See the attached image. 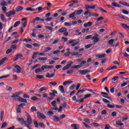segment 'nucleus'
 I'll return each instance as SVG.
<instances>
[{"instance_id":"nucleus-32","label":"nucleus","mask_w":129,"mask_h":129,"mask_svg":"<svg viewBox=\"0 0 129 129\" xmlns=\"http://www.w3.org/2000/svg\"><path fill=\"white\" fill-rule=\"evenodd\" d=\"M106 55V54H105V53H104V54H103L102 55H98L97 56L98 59H100V58H104V57H105Z\"/></svg>"},{"instance_id":"nucleus-34","label":"nucleus","mask_w":129,"mask_h":129,"mask_svg":"<svg viewBox=\"0 0 129 129\" xmlns=\"http://www.w3.org/2000/svg\"><path fill=\"white\" fill-rule=\"evenodd\" d=\"M19 101L21 102H24V103H27V99H24L23 98H20Z\"/></svg>"},{"instance_id":"nucleus-46","label":"nucleus","mask_w":129,"mask_h":129,"mask_svg":"<svg viewBox=\"0 0 129 129\" xmlns=\"http://www.w3.org/2000/svg\"><path fill=\"white\" fill-rule=\"evenodd\" d=\"M45 28L47 29V30H49V31H50L51 32H53V29L50 26H46Z\"/></svg>"},{"instance_id":"nucleus-58","label":"nucleus","mask_w":129,"mask_h":129,"mask_svg":"<svg viewBox=\"0 0 129 129\" xmlns=\"http://www.w3.org/2000/svg\"><path fill=\"white\" fill-rule=\"evenodd\" d=\"M24 98H30V96L28 95V94L24 93L23 94Z\"/></svg>"},{"instance_id":"nucleus-5","label":"nucleus","mask_w":129,"mask_h":129,"mask_svg":"<svg viewBox=\"0 0 129 129\" xmlns=\"http://www.w3.org/2000/svg\"><path fill=\"white\" fill-rule=\"evenodd\" d=\"M37 116L38 118H39V119H41V118H43V119H45V118H46V116H45V115H44V114L41 113L40 112H37Z\"/></svg>"},{"instance_id":"nucleus-53","label":"nucleus","mask_w":129,"mask_h":129,"mask_svg":"<svg viewBox=\"0 0 129 129\" xmlns=\"http://www.w3.org/2000/svg\"><path fill=\"white\" fill-rule=\"evenodd\" d=\"M78 44H79V41H77L76 42L72 44L71 46L72 47H75V46L78 45Z\"/></svg>"},{"instance_id":"nucleus-50","label":"nucleus","mask_w":129,"mask_h":129,"mask_svg":"<svg viewBox=\"0 0 129 129\" xmlns=\"http://www.w3.org/2000/svg\"><path fill=\"white\" fill-rule=\"evenodd\" d=\"M52 17H47L45 19V21H46V22H50V21H52Z\"/></svg>"},{"instance_id":"nucleus-8","label":"nucleus","mask_w":129,"mask_h":129,"mask_svg":"<svg viewBox=\"0 0 129 129\" xmlns=\"http://www.w3.org/2000/svg\"><path fill=\"white\" fill-rule=\"evenodd\" d=\"M53 66L43 65L41 67L42 71H44L45 69H52Z\"/></svg>"},{"instance_id":"nucleus-15","label":"nucleus","mask_w":129,"mask_h":129,"mask_svg":"<svg viewBox=\"0 0 129 129\" xmlns=\"http://www.w3.org/2000/svg\"><path fill=\"white\" fill-rule=\"evenodd\" d=\"M58 88L62 93H65V91L64 90V87L63 86H59Z\"/></svg>"},{"instance_id":"nucleus-27","label":"nucleus","mask_w":129,"mask_h":129,"mask_svg":"<svg viewBox=\"0 0 129 129\" xmlns=\"http://www.w3.org/2000/svg\"><path fill=\"white\" fill-rule=\"evenodd\" d=\"M73 69H78L81 68V66L80 65H75L72 67Z\"/></svg>"},{"instance_id":"nucleus-64","label":"nucleus","mask_w":129,"mask_h":129,"mask_svg":"<svg viewBox=\"0 0 129 129\" xmlns=\"http://www.w3.org/2000/svg\"><path fill=\"white\" fill-rule=\"evenodd\" d=\"M111 116L113 117H114V116H116V112L114 111L111 113Z\"/></svg>"},{"instance_id":"nucleus-30","label":"nucleus","mask_w":129,"mask_h":129,"mask_svg":"<svg viewBox=\"0 0 129 129\" xmlns=\"http://www.w3.org/2000/svg\"><path fill=\"white\" fill-rule=\"evenodd\" d=\"M7 125H8V123L7 122L3 123L1 126V128H5V127H7Z\"/></svg>"},{"instance_id":"nucleus-33","label":"nucleus","mask_w":129,"mask_h":129,"mask_svg":"<svg viewBox=\"0 0 129 129\" xmlns=\"http://www.w3.org/2000/svg\"><path fill=\"white\" fill-rule=\"evenodd\" d=\"M33 123L34 124V126H35L37 128L39 127V124L37 121L33 120Z\"/></svg>"},{"instance_id":"nucleus-57","label":"nucleus","mask_w":129,"mask_h":129,"mask_svg":"<svg viewBox=\"0 0 129 129\" xmlns=\"http://www.w3.org/2000/svg\"><path fill=\"white\" fill-rule=\"evenodd\" d=\"M91 94H87L86 95H85L84 97V99H86V98H88V97H90L91 96Z\"/></svg>"},{"instance_id":"nucleus-22","label":"nucleus","mask_w":129,"mask_h":129,"mask_svg":"<svg viewBox=\"0 0 129 129\" xmlns=\"http://www.w3.org/2000/svg\"><path fill=\"white\" fill-rule=\"evenodd\" d=\"M37 55H38V52H35L33 53V54L32 55V60H34V59H35V58H36L37 57Z\"/></svg>"},{"instance_id":"nucleus-47","label":"nucleus","mask_w":129,"mask_h":129,"mask_svg":"<svg viewBox=\"0 0 129 129\" xmlns=\"http://www.w3.org/2000/svg\"><path fill=\"white\" fill-rule=\"evenodd\" d=\"M27 24H28V21H24L23 23V28H26V27H27Z\"/></svg>"},{"instance_id":"nucleus-18","label":"nucleus","mask_w":129,"mask_h":129,"mask_svg":"<svg viewBox=\"0 0 129 129\" xmlns=\"http://www.w3.org/2000/svg\"><path fill=\"white\" fill-rule=\"evenodd\" d=\"M71 83H73V81H64L63 83V85L65 86L67 85V84H70Z\"/></svg>"},{"instance_id":"nucleus-28","label":"nucleus","mask_w":129,"mask_h":129,"mask_svg":"<svg viewBox=\"0 0 129 129\" xmlns=\"http://www.w3.org/2000/svg\"><path fill=\"white\" fill-rule=\"evenodd\" d=\"M86 90H79L78 91L77 93H76V95H77V96H78V94H79V93H83V92H84V91H86Z\"/></svg>"},{"instance_id":"nucleus-7","label":"nucleus","mask_w":129,"mask_h":129,"mask_svg":"<svg viewBox=\"0 0 129 129\" xmlns=\"http://www.w3.org/2000/svg\"><path fill=\"white\" fill-rule=\"evenodd\" d=\"M21 57H23V54L22 53H18L14 57L13 61H17L19 60Z\"/></svg>"},{"instance_id":"nucleus-25","label":"nucleus","mask_w":129,"mask_h":129,"mask_svg":"<svg viewBox=\"0 0 129 129\" xmlns=\"http://www.w3.org/2000/svg\"><path fill=\"white\" fill-rule=\"evenodd\" d=\"M71 3H73V4H74V5L75 4H78V3H79V0H72L69 2V4H70Z\"/></svg>"},{"instance_id":"nucleus-19","label":"nucleus","mask_w":129,"mask_h":129,"mask_svg":"<svg viewBox=\"0 0 129 129\" xmlns=\"http://www.w3.org/2000/svg\"><path fill=\"white\" fill-rule=\"evenodd\" d=\"M6 90L11 92V91L13 90V88H12V87L7 85L6 86Z\"/></svg>"},{"instance_id":"nucleus-43","label":"nucleus","mask_w":129,"mask_h":129,"mask_svg":"<svg viewBox=\"0 0 129 129\" xmlns=\"http://www.w3.org/2000/svg\"><path fill=\"white\" fill-rule=\"evenodd\" d=\"M16 110H17V113H21V108L18 106L17 108H16Z\"/></svg>"},{"instance_id":"nucleus-31","label":"nucleus","mask_w":129,"mask_h":129,"mask_svg":"<svg viewBox=\"0 0 129 129\" xmlns=\"http://www.w3.org/2000/svg\"><path fill=\"white\" fill-rule=\"evenodd\" d=\"M93 44H89L85 45V49H89V48H91Z\"/></svg>"},{"instance_id":"nucleus-40","label":"nucleus","mask_w":129,"mask_h":129,"mask_svg":"<svg viewBox=\"0 0 129 129\" xmlns=\"http://www.w3.org/2000/svg\"><path fill=\"white\" fill-rule=\"evenodd\" d=\"M76 15V13H75V11L74 13L70 15V18L71 19H72L73 18H74V17H75Z\"/></svg>"},{"instance_id":"nucleus-48","label":"nucleus","mask_w":129,"mask_h":129,"mask_svg":"<svg viewBox=\"0 0 129 129\" xmlns=\"http://www.w3.org/2000/svg\"><path fill=\"white\" fill-rule=\"evenodd\" d=\"M91 124H93L94 126H100V124L98 123L93 122Z\"/></svg>"},{"instance_id":"nucleus-51","label":"nucleus","mask_w":129,"mask_h":129,"mask_svg":"<svg viewBox=\"0 0 129 129\" xmlns=\"http://www.w3.org/2000/svg\"><path fill=\"white\" fill-rule=\"evenodd\" d=\"M92 36L91 35H87L85 37L86 40H89V39H92Z\"/></svg>"},{"instance_id":"nucleus-52","label":"nucleus","mask_w":129,"mask_h":129,"mask_svg":"<svg viewBox=\"0 0 129 129\" xmlns=\"http://www.w3.org/2000/svg\"><path fill=\"white\" fill-rule=\"evenodd\" d=\"M119 4H120V5H122V6H126V7H127L128 6V4L127 3H122L121 2H119Z\"/></svg>"},{"instance_id":"nucleus-20","label":"nucleus","mask_w":129,"mask_h":129,"mask_svg":"<svg viewBox=\"0 0 129 129\" xmlns=\"http://www.w3.org/2000/svg\"><path fill=\"white\" fill-rule=\"evenodd\" d=\"M23 9L22 7L18 6L16 8V12H21V11H22Z\"/></svg>"},{"instance_id":"nucleus-14","label":"nucleus","mask_w":129,"mask_h":129,"mask_svg":"<svg viewBox=\"0 0 129 129\" xmlns=\"http://www.w3.org/2000/svg\"><path fill=\"white\" fill-rule=\"evenodd\" d=\"M8 60V57H4L2 58L1 60H0V66L1 65H3L4 63H5V61Z\"/></svg>"},{"instance_id":"nucleus-45","label":"nucleus","mask_w":129,"mask_h":129,"mask_svg":"<svg viewBox=\"0 0 129 129\" xmlns=\"http://www.w3.org/2000/svg\"><path fill=\"white\" fill-rule=\"evenodd\" d=\"M13 52V49L9 48L6 51V54H10V53H12Z\"/></svg>"},{"instance_id":"nucleus-35","label":"nucleus","mask_w":129,"mask_h":129,"mask_svg":"<svg viewBox=\"0 0 129 129\" xmlns=\"http://www.w3.org/2000/svg\"><path fill=\"white\" fill-rule=\"evenodd\" d=\"M1 5L2 7H6L7 6V2H6V1H2L1 3Z\"/></svg>"},{"instance_id":"nucleus-21","label":"nucleus","mask_w":129,"mask_h":129,"mask_svg":"<svg viewBox=\"0 0 129 129\" xmlns=\"http://www.w3.org/2000/svg\"><path fill=\"white\" fill-rule=\"evenodd\" d=\"M47 89V87H42L40 88V89L39 90L38 92H42V91H44V90H46Z\"/></svg>"},{"instance_id":"nucleus-54","label":"nucleus","mask_w":129,"mask_h":129,"mask_svg":"<svg viewBox=\"0 0 129 129\" xmlns=\"http://www.w3.org/2000/svg\"><path fill=\"white\" fill-rule=\"evenodd\" d=\"M107 106H108V107H109V108H114L115 106L114 105H110V104H107Z\"/></svg>"},{"instance_id":"nucleus-44","label":"nucleus","mask_w":129,"mask_h":129,"mask_svg":"<svg viewBox=\"0 0 129 129\" xmlns=\"http://www.w3.org/2000/svg\"><path fill=\"white\" fill-rule=\"evenodd\" d=\"M79 53L77 52H73L71 53V56H77L78 55Z\"/></svg>"},{"instance_id":"nucleus-36","label":"nucleus","mask_w":129,"mask_h":129,"mask_svg":"<svg viewBox=\"0 0 129 129\" xmlns=\"http://www.w3.org/2000/svg\"><path fill=\"white\" fill-rule=\"evenodd\" d=\"M83 124H84V125H85V127H86V128H91V126H90V125L87 124L85 122H83Z\"/></svg>"},{"instance_id":"nucleus-41","label":"nucleus","mask_w":129,"mask_h":129,"mask_svg":"<svg viewBox=\"0 0 129 129\" xmlns=\"http://www.w3.org/2000/svg\"><path fill=\"white\" fill-rule=\"evenodd\" d=\"M26 11H28L29 12H35V9H32V8H28L26 9Z\"/></svg>"},{"instance_id":"nucleus-11","label":"nucleus","mask_w":129,"mask_h":129,"mask_svg":"<svg viewBox=\"0 0 129 129\" xmlns=\"http://www.w3.org/2000/svg\"><path fill=\"white\" fill-rule=\"evenodd\" d=\"M92 24H93V23L92 22L90 21L87 23H85L84 24V27H91L92 26Z\"/></svg>"},{"instance_id":"nucleus-23","label":"nucleus","mask_w":129,"mask_h":129,"mask_svg":"<svg viewBox=\"0 0 129 129\" xmlns=\"http://www.w3.org/2000/svg\"><path fill=\"white\" fill-rule=\"evenodd\" d=\"M39 61H47L48 60L47 57H38Z\"/></svg>"},{"instance_id":"nucleus-1","label":"nucleus","mask_w":129,"mask_h":129,"mask_svg":"<svg viewBox=\"0 0 129 129\" xmlns=\"http://www.w3.org/2000/svg\"><path fill=\"white\" fill-rule=\"evenodd\" d=\"M27 120L25 121V125L28 129H32V127H31V124L33 123V120L32 119V117L29 114V113H27L26 114Z\"/></svg>"},{"instance_id":"nucleus-13","label":"nucleus","mask_w":129,"mask_h":129,"mask_svg":"<svg viewBox=\"0 0 129 129\" xmlns=\"http://www.w3.org/2000/svg\"><path fill=\"white\" fill-rule=\"evenodd\" d=\"M54 76H55V73L51 74L50 75L49 73H47L46 75V77H47V78H51V77H54Z\"/></svg>"},{"instance_id":"nucleus-39","label":"nucleus","mask_w":129,"mask_h":129,"mask_svg":"<svg viewBox=\"0 0 129 129\" xmlns=\"http://www.w3.org/2000/svg\"><path fill=\"white\" fill-rule=\"evenodd\" d=\"M9 13H10V16L16 15V11L14 10L13 11H9Z\"/></svg>"},{"instance_id":"nucleus-12","label":"nucleus","mask_w":129,"mask_h":129,"mask_svg":"<svg viewBox=\"0 0 129 129\" xmlns=\"http://www.w3.org/2000/svg\"><path fill=\"white\" fill-rule=\"evenodd\" d=\"M66 31H67V29L65 27H62L59 29L58 32L59 33H64V32H66Z\"/></svg>"},{"instance_id":"nucleus-2","label":"nucleus","mask_w":129,"mask_h":129,"mask_svg":"<svg viewBox=\"0 0 129 129\" xmlns=\"http://www.w3.org/2000/svg\"><path fill=\"white\" fill-rule=\"evenodd\" d=\"M99 35L97 33H95L91 38V40H93V43L94 44H97L98 42H99Z\"/></svg>"},{"instance_id":"nucleus-60","label":"nucleus","mask_w":129,"mask_h":129,"mask_svg":"<svg viewBox=\"0 0 129 129\" xmlns=\"http://www.w3.org/2000/svg\"><path fill=\"white\" fill-rule=\"evenodd\" d=\"M86 61H84V60L82 61L80 63V66L82 67V66H83V65H84V64H86Z\"/></svg>"},{"instance_id":"nucleus-55","label":"nucleus","mask_w":129,"mask_h":129,"mask_svg":"<svg viewBox=\"0 0 129 129\" xmlns=\"http://www.w3.org/2000/svg\"><path fill=\"white\" fill-rule=\"evenodd\" d=\"M11 49H13V50H16V49H17V45L16 44L12 45L11 46Z\"/></svg>"},{"instance_id":"nucleus-29","label":"nucleus","mask_w":129,"mask_h":129,"mask_svg":"<svg viewBox=\"0 0 129 129\" xmlns=\"http://www.w3.org/2000/svg\"><path fill=\"white\" fill-rule=\"evenodd\" d=\"M30 110L32 112H34V111H37V108L35 106H33L31 108Z\"/></svg>"},{"instance_id":"nucleus-6","label":"nucleus","mask_w":129,"mask_h":129,"mask_svg":"<svg viewBox=\"0 0 129 129\" xmlns=\"http://www.w3.org/2000/svg\"><path fill=\"white\" fill-rule=\"evenodd\" d=\"M80 74L82 75H85L87 73H90V70H80L79 71Z\"/></svg>"},{"instance_id":"nucleus-61","label":"nucleus","mask_w":129,"mask_h":129,"mask_svg":"<svg viewBox=\"0 0 129 129\" xmlns=\"http://www.w3.org/2000/svg\"><path fill=\"white\" fill-rule=\"evenodd\" d=\"M117 79H118V76H116L113 77L111 80L112 81H116V80H117Z\"/></svg>"},{"instance_id":"nucleus-26","label":"nucleus","mask_w":129,"mask_h":129,"mask_svg":"<svg viewBox=\"0 0 129 129\" xmlns=\"http://www.w3.org/2000/svg\"><path fill=\"white\" fill-rule=\"evenodd\" d=\"M53 120L54 121H60V118L58 117L57 116H53Z\"/></svg>"},{"instance_id":"nucleus-63","label":"nucleus","mask_w":129,"mask_h":129,"mask_svg":"<svg viewBox=\"0 0 129 129\" xmlns=\"http://www.w3.org/2000/svg\"><path fill=\"white\" fill-rule=\"evenodd\" d=\"M2 11H3L4 13H7V7L3 6L2 7Z\"/></svg>"},{"instance_id":"nucleus-59","label":"nucleus","mask_w":129,"mask_h":129,"mask_svg":"<svg viewBox=\"0 0 129 129\" xmlns=\"http://www.w3.org/2000/svg\"><path fill=\"white\" fill-rule=\"evenodd\" d=\"M31 100L36 101L38 100V97L36 96H33L31 98Z\"/></svg>"},{"instance_id":"nucleus-9","label":"nucleus","mask_w":129,"mask_h":129,"mask_svg":"<svg viewBox=\"0 0 129 129\" xmlns=\"http://www.w3.org/2000/svg\"><path fill=\"white\" fill-rule=\"evenodd\" d=\"M101 94H103V97H104L105 98H107V99H109V100H110L112 102V100H111L110 97H108V94H107V93H105V92H102L101 93Z\"/></svg>"},{"instance_id":"nucleus-24","label":"nucleus","mask_w":129,"mask_h":129,"mask_svg":"<svg viewBox=\"0 0 129 129\" xmlns=\"http://www.w3.org/2000/svg\"><path fill=\"white\" fill-rule=\"evenodd\" d=\"M20 24H21V21H19L16 22L15 24L13 26L14 28H17V27H18L19 26V25H20Z\"/></svg>"},{"instance_id":"nucleus-62","label":"nucleus","mask_w":129,"mask_h":129,"mask_svg":"<svg viewBox=\"0 0 129 129\" xmlns=\"http://www.w3.org/2000/svg\"><path fill=\"white\" fill-rule=\"evenodd\" d=\"M122 13L123 14H124L125 15H128V14H129L128 11H126L124 10H122Z\"/></svg>"},{"instance_id":"nucleus-4","label":"nucleus","mask_w":129,"mask_h":129,"mask_svg":"<svg viewBox=\"0 0 129 129\" xmlns=\"http://www.w3.org/2000/svg\"><path fill=\"white\" fill-rule=\"evenodd\" d=\"M15 69H13V71H14V72H16V73H21V70H22V68H21V67H20V66H19L18 64H16L15 66H14Z\"/></svg>"},{"instance_id":"nucleus-37","label":"nucleus","mask_w":129,"mask_h":129,"mask_svg":"<svg viewBox=\"0 0 129 129\" xmlns=\"http://www.w3.org/2000/svg\"><path fill=\"white\" fill-rule=\"evenodd\" d=\"M52 50V48L51 47H46L44 49V52L45 53H47V52H48V51H51Z\"/></svg>"},{"instance_id":"nucleus-42","label":"nucleus","mask_w":129,"mask_h":129,"mask_svg":"<svg viewBox=\"0 0 129 129\" xmlns=\"http://www.w3.org/2000/svg\"><path fill=\"white\" fill-rule=\"evenodd\" d=\"M104 18H103V17H102V16L100 17L97 19V22H100V21H103V20H104Z\"/></svg>"},{"instance_id":"nucleus-16","label":"nucleus","mask_w":129,"mask_h":129,"mask_svg":"<svg viewBox=\"0 0 129 129\" xmlns=\"http://www.w3.org/2000/svg\"><path fill=\"white\" fill-rule=\"evenodd\" d=\"M113 42H114V39H110V40L108 41V43L109 45H111L112 47H114V45L113 44Z\"/></svg>"},{"instance_id":"nucleus-3","label":"nucleus","mask_w":129,"mask_h":129,"mask_svg":"<svg viewBox=\"0 0 129 129\" xmlns=\"http://www.w3.org/2000/svg\"><path fill=\"white\" fill-rule=\"evenodd\" d=\"M20 94H21L20 92L16 93L15 94L13 95L11 97L14 98V100H16V101H20L21 99V97L19 96Z\"/></svg>"},{"instance_id":"nucleus-56","label":"nucleus","mask_w":129,"mask_h":129,"mask_svg":"<svg viewBox=\"0 0 129 129\" xmlns=\"http://www.w3.org/2000/svg\"><path fill=\"white\" fill-rule=\"evenodd\" d=\"M59 41H60V40L58 39H56L52 42L53 45H55V44H58V43H59Z\"/></svg>"},{"instance_id":"nucleus-38","label":"nucleus","mask_w":129,"mask_h":129,"mask_svg":"<svg viewBox=\"0 0 129 129\" xmlns=\"http://www.w3.org/2000/svg\"><path fill=\"white\" fill-rule=\"evenodd\" d=\"M42 71H42V69L41 68V69H40V68L36 69L35 70V73H37V74L40 73V72H42Z\"/></svg>"},{"instance_id":"nucleus-49","label":"nucleus","mask_w":129,"mask_h":129,"mask_svg":"<svg viewBox=\"0 0 129 129\" xmlns=\"http://www.w3.org/2000/svg\"><path fill=\"white\" fill-rule=\"evenodd\" d=\"M36 78H37L38 79H43V78H44V76L37 75V76H36Z\"/></svg>"},{"instance_id":"nucleus-17","label":"nucleus","mask_w":129,"mask_h":129,"mask_svg":"<svg viewBox=\"0 0 129 129\" xmlns=\"http://www.w3.org/2000/svg\"><path fill=\"white\" fill-rule=\"evenodd\" d=\"M75 12L76 13V15H81V14H82V13H83V10L76 11H75Z\"/></svg>"},{"instance_id":"nucleus-10","label":"nucleus","mask_w":129,"mask_h":129,"mask_svg":"<svg viewBox=\"0 0 129 129\" xmlns=\"http://www.w3.org/2000/svg\"><path fill=\"white\" fill-rule=\"evenodd\" d=\"M17 120L20 122L21 124H25V121H26L23 117H17Z\"/></svg>"}]
</instances>
